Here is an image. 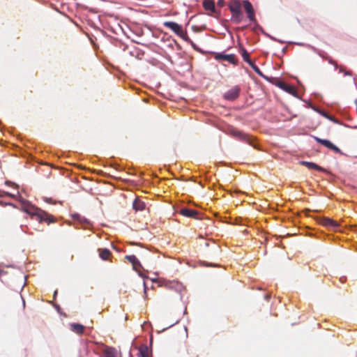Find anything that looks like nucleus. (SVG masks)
<instances>
[{
  "label": "nucleus",
  "instance_id": "bb28decb",
  "mask_svg": "<svg viewBox=\"0 0 357 357\" xmlns=\"http://www.w3.org/2000/svg\"><path fill=\"white\" fill-rule=\"evenodd\" d=\"M218 6L222 7L225 5L224 0H218L217 3Z\"/></svg>",
  "mask_w": 357,
  "mask_h": 357
},
{
  "label": "nucleus",
  "instance_id": "9d476101",
  "mask_svg": "<svg viewBox=\"0 0 357 357\" xmlns=\"http://www.w3.org/2000/svg\"><path fill=\"white\" fill-rule=\"evenodd\" d=\"M41 209L33 206V205H27L24 207V211L26 213L35 215L38 218V214L40 213Z\"/></svg>",
  "mask_w": 357,
  "mask_h": 357
},
{
  "label": "nucleus",
  "instance_id": "6e6552de",
  "mask_svg": "<svg viewBox=\"0 0 357 357\" xmlns=\"http://www.w3.org/2000/svg\"><path fill=\"white\" fill-rule=\"evenodd\" d=\"M238 94H239V89L236 86V87L231 89L227 93H225L224 95V97L227 100H233L238 96Z\"/></svg>",
  "mask_w": 357,
  "mask_h": 357
},
{
  "label": "nucleus",
  "instance_id": "20e7f679",
  "mask_svg": "<svg viewBox=\"0 0 357 357\" xmlns=\"http://www.w3.org/2000/svg\"><path fill=\"white\" fill-rule=\"evenodd\" d=\"M164 26L170 29L173 31L177 36L179 35L180 33H182L183 28L182 26L174 22L167 21L163 23Z\"/></svg>",
  "mask_w": 357,
  "mask_h": 357
},
{
  "label": "nucleus",
  "instance_id": "473e14b6",
  "mask_svg": "<svg viewBox=\"0 0 357 357\" xmlns=\"http://www.w3.org/2000/svg\"><path fill=\"white\" fill-rule=\"evenodd\" d=\"M6 195H7L8 196H10V197H14V195H11L10 193H8H8H6Z\"/></svg>",
  "mask_w": 357,
  "mask_h": 357
},
{
  "label": "nucleus",
  "instance_id": "412c9836",
  "mask_svg": "<svg viewBox=\"0 0 357 357\" xmlns=\"http://www.w3.org/2000/svg\"><path fill=\"white\" fill-rule=\"evenodd\" d=\"M178 36L181 37L184 40H185L187 42H190L192 44V45L193 47H195L193 42L189 38L187 33L185 31H184L183 30H182V33H179Z\"/></svg>",
  "mask_w": 357,
  "mask_h": 357
},
{
  "label": "nucleus",
  "instance_id": "e433bc0d",
  "mask_svg": "<svg viewBox=\"0 0 357 357\" xmlns=\"http://www.w3.org/2000/svg\"><path fill=\"white\" fill-rule=\"evenodd\" d=\"M247 203H251V202H250V200L247 199Z\"/></svg>",
  "mask_w": 357,
  "mask_h": 357
},
{
  "label": "nucleus",
  "instance_id": "0eeeda50",
  "mask_svg": "<svg viewBox=\"0 0 357 357\" xmlns=\"http://www.w3.org/2000/svg\"><path fill=\"white\" fill-rule=\"evenodd\" d=\"M38 219L40 222L45 221L47 224L54 222L56 221V219L53 215L48 214L47 213L43 210L41 211L40 213L38 214Z\"/></svg>",
  "mask_w": 357,
  "mask_h": 357
},
{
  "label": "nucleus",
  "instance_id": "f03ea898",
  "mask_svg": "<svg viewBox=\"0 0 357 357\" xmlns=\"http://www.w3.org/2000/svg\"><path fill=\"white\" fill-rule=\"evenodd\" d=\"M215 59L220 61H226L229 63L236 64L237 59L234 54H227L225 53H218L215 55Z\"/></svg>",
  "mask_w": 357,
  "mask_h": 357
},
{
  "label": "nucleus",
  "instance_id": "2f4dec72",
  "mask_svg": "<svg viewBox=\"0 0 357 357\" xmlns=\"http://www.w3.org/2000/svg\"><path fill=\"white\" fill-rule=\"evenodd\" d=\"M265 298H266L267 301H268V300H269V298H270V296H269V295H266Z\"/></svg>",
  "mask_w": 357,
  "mask_h": 357
},
{
  "label": "nucleus",
  "instance_id": "ddd939ff",
  "mask_svg": "<svg viewBox=\"0 0 357 357\" xmlns=\"http://www.w3.org/2000/svg\"><path fill=\"white\" fill-rule=\"evenodd\" d=\"M303 165L307 167L309 169H317L319 172H324V169L321 167L317 165V164L311 162L302 161L301 162Z\"/></svg>",
  "mask_w": 357,
  "mask_h": 357
},
{
  "label": "nucleus",
  "instance_id": "4468645a",
  "mask_svg": "<svg viewBox=\"0 0 357 357\" xmlns=\"http://www.w3.org/2000/svg\"><path fill=\"white\" fill-rule=\"evenodd\" d=\"M132 206L136 211H142L144 210L146 205L144 202H142V200L139 199H135L133 202Z\"/></svg>",
  "mask_w": 357,
  "mask_h": 357
},
{
  "label": "nucleus",
  "instance_id": "c9c22d12",
  "mask_svg": "<svg viewBox=\"0 0 357 357\" xmlns=\"http://www.w3.org/2000/svg\"><path fill=\"white\" fill-rule=\"evenodd\" d=\"M107 357H114V356L112 355H108Z\"/></svg>",
  "mask_w": 357,
  "mask_h": 357
},
{
  "label": "nucleus",
  "instance_id": "2eb2a0df",
  "mask_svg": "<svg viewBox=\"0 0 357 357\" xmlns=\"http://www.w3.org/2000/svg\"><path fill=\"white\" fill-rule=\"evenodd\" d=\"M70 329L74 333L78 335H82L84 333V326L79 324H72L70 325Z\"/></svg>",
  "mask_w": 357,
  "mask_h": 357
},
{
  "label": "nucleus",
  "instance_id": "f257e3e1",
  "mask_svg": "<svg viewBox=\"0 0 357 357\" xmlns=\"http://www.w3.org/2000/svg\"><path fill=\"white\" fill-rule=\"evenodd\" d=\"M231 13V20L234 23H239L243 19L242 5L238 0H231L229 5Z\"/></svg>",
  "mask_w": 357,
  "mask_h": 357
},
{
  "label": "nucleus",
  "instance_id": "aec40b11",
  "mask_svg": "<svg viewBox=\"0 0 357 357\" xmlns=\"http://www.w3.org/2000/svg\"><path fill=\"white\" fill-rule=\"evenodd\" d=\"M188 357H202L199 351L196 348H190L188 349Z\"/></svg>",
  "mask_w": 357,
  "mask_h": 357
},
{
  "label": "nucleus",
  "instance_id": "cd10ccee",
  "mask_svg": "<svg viewBox=\"0 0 357 357\" xmlns=\"http://www.w3.org/2000/svg\"><path fill=\"white\" fill-rule=\"evenodd\" d=\"M241 54L243 60L245 61V50H242Z\"/></svg>",
  "mask_w": 357,
  "mask_h": 357
},
{
  "label": "nucleus",
  "instance_id": "393cba45",
  "mask_svg": "<svg viewBox=\"0 0 357 357\" xmlns=\"http://www.w3.org/2000/svg\"><path fill=\"white\" fill-rule=\"evenodd\" d=\"M233 134H234V135L238 137L240 139H243V138H244L243 134L240 132L238 130H234Z\"/></svg>",
  "mask_w": 357,
  "mask_h": 357
},
{
  "label": "nucleus",
  "instance_id": "c85d7f7f",
  "mask_svg": "<svg viewBox=\"0 0 357 357\" xmlns=\"http://www.w3.org/2000/svg\"><path fill=\"white\" fill-rule=\"evenodd\" d=\"M259 28L258 25L257 24H255V26L252 27V29L255 31H257V29Z\"/></svg>",
  "mask_w": 357,
  "mask_h": 357
},
{
  "label": "nucleus",
  "instance_id": "423d86ee",
  "mask_svg": "<svg viewBox=\"0 0 357 357\" xmlns=\"http://www.w3.org/2000/svg\"><path fill=\"white\" fill-rule=\"evenodd\" d=\"M180 213L185 217L192 218H195V219L199 218L198 217L199 213H198L197 211L194 210V209H190L188 208H183L181 209Z\"/></svg>",
  "mask_w": 357,
  "mask_h": 357
},
{
  "label": "nucleus",
  "instance_id": "72a5a7b5",
  "mask_svg": "<svg viewBox=\"0 0 357 357\" xmlns=\"http://www.w3.org/2000/svg\"><path fill=\"white\" fill-rule=\"evenodd\" d=\"M243 7L245 8V1H243Z\"/></svg>",
  "mask_w": 357,
  "mask_h": 357
},
{
  "label": "nucleus",
  "instance_id": "f704fd0d",
  "mask_svg": "<svg viewBox=\"0 0 357 357\" xmlns=\"http://www.w3.org/2000/svg\"><path fill=\"white\" fill-rule=\"evenodd\" d=\"M56 294H57V291H55L54 296H56Z\"/></svg>",
  "mask_w": 357,
  "mask_h": 357
},
{
  "label": "nucleus",
  "instance_id": "c756f323",
  "mask_svg": "<svg viewBox=\"0 0 357 357\" xmlns=\"http://www.w3.org/2000/svg\"><path fill=\"white\" fill-rule=\"evenodd\" d=\"M77 216H78V218H79V220H80L81 222H87V220H86V219L83 218V220H81V218H80L79 215H77Z\"/></svg>",
  "mask_w": 357,
  "mask_h": 357
},
{
  "label": "nucleus",
  "instance_id": "a211bd4d",
  "mask_svg": "<svg viewBox=\"0 0 357 357\" xmlns=\"http://www.w3.org/2000/svg\"><path fill=\"white\" fill-rule=\"evenodd\" d=\"M203 6L205 10L215 12V3L213 1L206 0L203 2Z\"/></svg>",
  "mask_w": 357,
  "mask_h": 357
},
{
  "label": "nucleus",
  "instance_id": "7ed1b4c3",
  "mask_svg": "<svg viewBox=\"0 0 357 357\" xmlns=\"http://www.w3.org/2000/svg\"><path fill=\"white\" fill-rule=\"evenodd\" d=\"M318 222L321 225L330 229H337L339 227L338 223L328 218H319Z\"/></svg>",
  "mask_w": 357,
  "mask_h": 357
},
{
  "label": "nucleus",
  "instance_id": "9b49d317",
  "mask_svg": "<svg viewBox=\"0 0 357 357\" xmlns=\"http://www.w3.org/2000/svg\"><path fill=\"white\" fill-rule=\"evenodd\" d=\"M138 357H152L151 351L146 345L142 344L139 347Z\"/></svg>",
  "mask_w": 357,
  "mask_h": 357
},
{
  "label": "nucleus",
  "instance_id": "f3484780",
  "mask_svg": "<svg viewBox=\"0 0 357 357\" xmlns=\"http://www.w3.org/2000/svg\"><path fill=\"white\" fill-rule=\"evenodd\" d=\"M266 79L282 90L284 89V87L287 85V83H285L284 82H283L282 80H279L276 78L271 77V78H266Z\"/></svg>",
  "mask_w": 357,
  "mask_h": 357
},
{
  "label": "nucleus",
  "instance_id": "6ab92c4d",
  "mask_svg": "<svg viewBox=\"0 0 357 357\" xmlns=\"http://www.w3.org/2000/svg\"><path fill=\"white\" fill-rule=\"evenodd\" d=\"M247 63H248L252 68L259 75L263 76L262 73L259 70V68L253 63V61L250 59L248 54L247 53Z\"/></svg>",
  "mask_w": 357,
  "mask_h": 357
},
{
  "label": "nucleus",
  "instance_id": "b1692460",
  "mask_svg": "<svg viewBox=\"0 0 357 357\" xmlns=\"http://www.w3.org/2000/svg\"><path fill=\"white\" fill-rule=\"evenodd\" d=\"M247 144H249L254 148L256 147V144L253 142L252 137L248 135H247V139H246Z\"/></svg>",
  "mask_w": 357,
  "mask_h": 357
},
{
  "label": "nucleus",
  "instance_id": "5701e85b",
  "mask_svg": "<svg viewBox=\"0 0 357 357\" xmlns=\"http://www.w3.org/2000/svg\"><path fill=\"white\" fill-rule=\"evenodd\" d=\"M337 68H339V71L340 73H344L345 75L351 76L352 75L351 71L345 70L344 68L342 66H338Z\"/></svg>",
  "mask_w": 357,
  "mask_h": 357
},
{
  "label": "nucleus",
  "instance_id": "7c9ffc66",
  "mask_svg": "<svg viewBox=\"0 0 357 357\" xmlns=\"http://www.w3.org/2000/svg\"><path fill=\"white\" fill-rule=\"evenodd\" d=\"M242 220H243L241 218H240V222H236V224L242 225V222H241ZM236 221H238V220H236Z\"/></svg>",
  "mask_w": 357,
  "mask_h": 357
},
{
  "label": "nucleus",
  "instance_id": "4be33fe9",
  "mask_svg": "<svg viewBox=\"0 0 357 357\" xmlns=\"http://www.w3.org/2000/svg\"><path fill=\"white\" fill-rule=\"evenodd\" d=\"M283 90L290 94H294L296 93L295 88L293 86L287 84Z\"/></svg>",
  "mask_w": 357,
  "mask_h": 357
},
{
  "label": "nucleus",
  "instance_id": "a878e982",
  "mask_svg": "<svg viewBox=\"0 0 357 357\" xmlns=\"http://www.w3.org/2000/svg\"><path fill=\"white\" fill-rule=\"evenodd\" d=\"M328 62H329L331 64L333 65V66L335 67V68H337L338 65H337V62H336V61H335L334 60H333V59H331V58H330V59H328Z\"/></svg>",
  "mask_w": 357,
  "mask_h": 357
},
{
  "label": "nucleus",
  "instance_id": "dca6fc26",
  "mask_svg": "<svg viewBox=\"0 0 357 357\" xmlns=\"http://www.w3.org/2000/svg\"><path fill=\"white\" fill-rule=\"evenodd\" d=\"M98 251L99 252L100 257L102 260H107L111 256V252L107 248H99Z\"/></svg>",
  "mask_w": 357,
  "mask_h": 357
},
{
  "label": "nucleus",
  "instance_id": "39448f33",
  "mask_svg": "<svg viewBox=\"0 0 357 357\" xmlns=\"http://www.w3.org/2000/svg\"><path fill=\"white\" fill-rule=\"evenodd\" d=\"M316 140L320 143L321 144H322L323 146L327 147L328 149H331V150H333L334 151L335 153H341V151L340 149L336 146L335 145H334L331 142H330L329 140H327V139H320V138H318V137H315Z\"/></svg>",
  "mask_w": 357,
  "mask_h": 357
},
{
  "label": "nucleus",
  "instance_id": "1a4fd4ad",
  "mask_svg": "<svg viewBox=\"0 0 357 357\" xmlns=\"http://www.w3.org/2000/svg\"><path fill=\"white\" fill-rule=\"evenodd\" d=\"M130 263L132 264L135 271H139L142 268L139 261L135 255H126L125 257Z\"/></svg>",
  "mask_w": 357,
  "mask_h": 357
},
{
  "label": "nucleus",
  "instance_id": "f8f14e48",
  "mask_svg": "<svg viewBox=\"0 0 357 357\" xmlns=\"http://www.w3.org/2000/svg\"><path fill=\"white\" fill-rule=\"evenodd\" d=\"M247 18L255 23V11L250 2L247 1Z\"/></svg>",
  "mask_w": 357,
  "mask_h": 357
}]
</instances>
